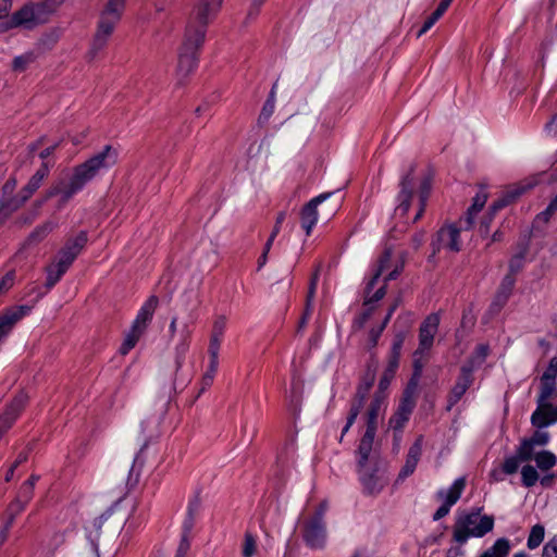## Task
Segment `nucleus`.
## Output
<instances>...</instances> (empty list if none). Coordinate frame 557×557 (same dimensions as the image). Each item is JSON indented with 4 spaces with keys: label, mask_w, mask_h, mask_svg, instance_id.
I'll use <instances>...</instances> for the list:
<instances>
[{
    "label": "nucleus",
    "mask_w": 557,
    "mask_h": 557,
    "mask_svg": "<svg viewBox=\"0 0 557 557\" xmlns=\"http://www.w3.org/2000/svg\"><path fill=\"white\" fill-rule=\"evenodd\" d=\"M117 159V149L111 145H106L101 151L75 165L67 180L62 178L52 184L46 190V199L60 196L58 208H62L75 194L81 191L86 184L91 182L102 169L115 165Z\"/></svg>",
    "instance_id": "obj_1"
},
{
    "label": "nucleus",
    "mask_w": 557,
    "mask_h": 557,
    "mask_svg": "<svg viewBox=\"0 0 557 557\" xmlns=\"http://www.w3.org/2000/svg\"><path fill=\"white\" fill-rule=\"evenodd\" d=\"M126 8V0H106L99 12L97 29L87 53L88 61H92L104 49L116 25L120 23Z\"/></svg>",
    "instance_id": "obj_2"
},
{
    "label": "nucleus",
    "mask_w": 557,
    "mask_h": 557,
    "mask_svg": "<svg viewBox=\"0 0 557 557\" xmlns=\"http://www.w3.org/2000/svg\"><path fill=\"white\" fill-rule=\"evenodd\" d=\"M205 42L203 32L201 28H190L185 32L183 42L178 49L176 75L178 84H184L196 69L199 51Z\"/></svg>",
    "instance_id": "obj_3"
},
{
    "label": "nucleus",
    "mask_w": 557,
    "mask_h": 557,
    "mask_svg": "<svg viewBox=\"0 0 557 557\" xmlns=\"http://www.w3.org/2000/svg\"><path fill=\"white\" fill-rule=\"evenodd\" d=\"M49 163L44 162L29 178L28 183L16 195H14L17 185L16 178L10 177L2 186L0 201L14 202L16 203V210H18L40 188L44 180L49 175Z\"/></svg>",
    "instance_id": "obj_4"
},
{
    "label": "nucleus",
    "mask_w": 557,
    "mask_h": 557,
    "mask_svg": "<svg viewBox=\"0 0 557 557\" xmlns=\"http://www.w3.org/2000/svg\"><path fill=\"white\" fill-rule=\"evenodd\" d=\"M494 528L492 516H482L480 510L460 515L454 525V540L463 544L471 536L482 537Z\"/></svg>",
    "instance_id": "obj_5"
},
{
    "label": "nucleus",
    "mask_w": 557,
    "mask_h": 557,
    "mask_svg": "<svg viewBox=\"0 0 557 557\" xmlns=\"http://www.w3.org/2000/svg\"><path fill=\"white\" fill-rule=\"evenodd\" d=\"M440 318L437 314L432 313L425 318L419 330V347L414 351V376L420 375L422 368L425 363L423 359L424 351L430 349L434 342V336L437 332Z\"/></svg>",
    "instance_id": "obj_6"
},
{
    "label": "nucleus",
    "mask_w": 557,
    "mask_h": 557,
    "mask_svg": "<svg viewBox=\"0 0 557 557\" xmlns=\"http://www.w3.org/2000/svg\"><path fill=\"white\" fill-rule=\"evenodd\" d=\"M392 256H393L392 249L391 248H386L383 251V253L381 255V257L379 258L377 269L375 270L372 278L367 284V287H366V293L367 294H369L371 292V289L376 284L377 278L381 276V274L385 270H388V269L393 268L392 271L384 278L385 283L388 282V281L396 280L397 276L400 274V272L404 270L405 262H406L405 255L401 253L399 256V259L396 261V263L394 265L392 264Z\"/></svg>",
    "instance_id": "obj_7"
},
{
    "label": "nucleus",
    "mask_w": 557,
    "mask_h": 557,
    "mask_svg": "<svg viewBox=\"0 0 557 557\" xmlns=\"http://www.w3.org/2000/svg\"><path fill=\"white\" fill-rule=\"evenodd\" d=\"M87 242V233L85 231H81L76 236L66 239L63 247L58 251L53 260L70 269L75 259L85 248Z\"/></svg>",
    "instance_id": "obj_8"
},
{
    "label": "nucleus",
    "mask_w": 557,
    "mask_h": 557,
    "mask_svg": "<svg viewBox=\"0 0 557 557\" xmlns=\"http://www.w3.org/2000/svg\"><path fill=\"white\" fill-rule=\"evenodd\" d=\"M414 170L416 165H410L408 172L401 177L399 183L400 190L397 196L398 206L395 209V214L401 218L407 215L414 196Z\"/></svg>",
    "instance_id": "obj_9"
},
{
    "label": "nucleus",
    "mask_w": 557,
    "mask_h": 557,
    "mask_svg": "<svg viewBox=\"0 0 557 557\" xmlns=\"http://www.w3.org/2000/svg\"><path fill=\"white\" fill-rule=\"evenodd\" d=\"M460 228L456 227L454 224L445 225L441 227L435 238L432 242L433 252L430 256V260L434 258L436 252L443 247L447 248L450 251L458 252L461 249L460 246Z\"/></svg>",
    "instance_id": "obj_10"
},
{
    "label": "nucleus",
    "mask_w": 557,
    "mask_h": 557,
    "mask_svg": "<svg viewBox=\"0 0 557 557\" xmlns=\"http://www.w3.org/2000/svg\"><path fill=\"white\" fill-rule=\"evenodd\" d=\"M218 8L208 0H197L193 10L191 18L187 24L186 30L190 28L199 29L203 32V39L206 38L207 25L209 24V17L218 12Z\"/></svg>",
    "instance_id": "obj_11"
},
{
    "label": "nucleus",
    "mask_w": 557,
    "mask_h": 557,
    "mask_svg": "<svg viewBox=\"0 0 557 557\" xmlns=\"http://www.w3.org/2000/svg\"><path fill=\"white\" fill-rule=\"evenodd\" d=\"M302 539L305 543L313 549L323 548L326 542L325 522H319L311 519L305 521Z\"/></svg>",
    "instance_id": "obj_12"
},
{
    "label": "nucleus",
    "mask_w": 557,
    "mask_h": 557,
    "mask_svg": "<svg viewBox=\"0 0 557 557\" xmlns=\"http://www.w3.org/2000/svg\"><path fill=\"white\" fill-rule=\"evenodd\" d=\"M30 306H14L0 313V341L5 337L14 325L26 314L29 313Z\"/></svg>",
    "instance_id": "obj_13"
},
{
    "label": "nucleus",
    "mask_w": 557,
    "mask_h": 557,
    "mask_svg": "<svg viewBox=\"0 0 557 557\" xmlns=\"http://www.w3.org/2000/svg\"><path fill=\"white\" fill-rule=\"evenodd\" d=\"M331 196L330 193L321 194L318 197L311 199L307 202L300 210V223L301 227L305 230L306 235L309 236L311 234L312 227L315 225L318 221V211L317 207L323 202L326 198Z\"/></svg>",
    "instance_id": "obj_14"
},
{
    "label": "nucleus",
    "mask_w": 557,
    "mask_h": 557,
    "mask_svg": "<svg viewBox=\"0 0 557 557\" xmlns=\"http://www.w3.org/2000/svg\"><path fill=\"white\" fill-rule=\"evenodd\" d=\"M374 382V374H371L359 387L357 391V394L355 396V399L352 401L347 423L345 428L343 429L342 436L346 434V432L350 429V426L355 423L358 414L360 413L361 408L363 407V401L366 399V396L368 392L370 391L372 384Z\"/></svg>",
    "instance_id": "obj_15"
},
{
    "label": "nucleus",
    "mask_w": 557,
    "mask_h": 557,
    "mask_svg": "<svg viewBox=\"0 0 557 557\" xmlns=\"http://www.w3.org/2000/svg\"><path fill=\"white\" fill-rule=\"evenodd\" d=\"M473 377H472V371L470 368L462 367L460 375L454 385V387L450 391L449 397H448V410L457 404L460 398L463 396L466 391L470 387L472 384Z\"/></svg>",
    "instance_id": "obj_16"
},
{
    "label": "nucleus",
    "mask_w": 557,
    "mask_h": 557,
    "mask_svg": "<svg viewBox=\"0 0 557 557\" xmlns=\"http://www.w3.org/2000/svg\"><path fill=\"white\" fill-rule=\"evenodd\" d=\"M421 454L422 436H419L408 450L406 462L398 474V480H404L405 478L411 475L414 472L416 467L420 460Z\"/></svg>",
    "instance_id": "obj_17"
},
{
    "label": "nucleus",
    "mask_w": 557,
    "mask_h": 557,
    "mask_svg": "<svg viewBox=\"0 0 557 557\" xmlns=\"http://www.w3.org/2000/svg\"><path fill=\"white\" fill-rule=\"evenodd\" d=\"M159 305V298L151 295L143 305L133 325L136 330L146 331L148 323L152 320L153 313Z\"/></svg>",
    "instance_id": "obj_18"
},
{
    "label": "nucleus",
    "mask_w": 557,
    "mask_h": 557,
    "mask_svg": "<svg viewBox=\"0 0 557 557\" xmlns=\"http://www.w3.org/2000/svg\"><path fill=\"white\" fill-rule=\"evenodd\" d=\"M555 422H557V408L552 404L537 406L531 416V423L537 429H543Z\"/></svg>",
    "instance_id": "obj_19"
},
{
    "label": "nucleus",
    "mask_w": 557,
    "mask_h": 557,
    "mask_svg": "<svg viewBox=\"0 0 557 557\" xmlns=\"http://www.w3.org/2000/svg\"><path fill=\"white\" fill-rule=\"evenodd\" d=\"M12 17L14 25H16L17 27L32 29L40 24L37 23V15L33 2L24 4L21 9H18L12 14Z\"/></svg>",
    "instance_id": "obj_20"
},
{
    "label": "nucleus",
    "mask_w": 557,
    "mask_h": 557,
    "mask_svg": "<svg viewBox=\"0 0 557 557\" xmlns=\"http://www.w3.org/2000/svg\"><path fill=\"white\" fill-rule=\"evenodd\" d=\"M360 479L369 494L380 492L384 486V480L377 474V469L366 465L363 471L359 468Z\"/></svg>",
    "instance_id": "obj_21"
},
{
    "label": "nucleus",
    "mask_w": 557,
    "mask_h": 557,
    "mask_svg": "<svg viewBox=\"0 0 557 557\" xmlns=\"http://www.w3.org/2000/svg\"><path fill=\"white\" fill-rule=\"evenodd\" d=\"M385 398L382 397V394H374L370 406L367 410V429L372 431L377 430V419L385 410Z\"/></svg>",
    "instance_id": "obj_22"
},
{
    "label": "nucleus",
    "mask_w": 557,
    "mask_h": 557,
    "mask_svg": "<svg viewBox=\"0 0 557 557\" xmlns=\"http://www.w3.org/2000/svg\"><path fill=\"white\" fill-rule=\"evenodd\" d=\"M375 434H376V432L372 431V429L366 430V432L360 441V444L358 447V455H359L358 467L361 469V471H363L364 466L368 465V462H369V458H370V454L372 451Z\"/></svg>",
    "instance_id": "obj_23"
},
{
    "label": "nucleus",
    "mask_w": 557,
    "mask_h": 557,
    "mask_svg": "<svg viewBox=\"0 0 557 557\" xmlns=\"http://www.w3.org/2000/svg\"><path fill=\"white\" fill-rule=\"evenodd\" d=\"M431 186H432L431 177L426 176L421 181L419 189H418V211H417L416 215L413 216L412 223H416L417 221H419L421 219V216L423 215L425 207H426V201L430 196Z\"/></svg>",
    "instance_id": "obj_24"
},
{
    "label": "nucleus",
    "mask_w": 557,
    "mask_h": 557,
    "mask_svg": "<svg viewBox=\"0 0 557 557\" xmlns=\"http://www.w3.org/2000/svg\"><path fill=\"white\" fill-rule=\"evenodd\" d=\"M63 0H44L40 2H33L37 23L44 24L48 21L49 16L57 10Z\"/></svg>",
    "instance_id": "obj_25"
},
{
    "label": "nucleus",
    "mask_w": 557,
    "mask_h": 557,
    "mask_svg": "<svg viewBox=\"0 0 557 557\" xmlns=\"http://www.w3.org/2000/svg\"><path fill=\"white\" fill-rule=\"evenodd\" d=\"M69 269L61 265L60 263L52 260L46 268V282L45 286L47 289H51L60 280L61 277L66 273Z\"/></svg>",
    "instance_id": "obj_26"
},
{
    "label": "nucleus",
    "mask_w": 557,
    "mask_h": 557,
    "mask_svg": "<svg viewBox=\"0 0 557 557\" xmlns=\"http://www.w3.org/2000/svg\"><path fill=\"white\" fill-rule=\"evenodd\" d=\"M465 486H466V479L459 478L454 482V484L451 485V487L448 490V492L446 494L443 491H441V492H438L437 496L440 498L444 497L445 503L449 506H453L460 498L461 493L465 490Z\"/></svg>",
    "instance_id": "obj_27"
},
{
    "label": "nucleus",
    "mask_w": 557,
    "mask_h": 557,
    "mask_svg": "<svg viewBox=\"0 0 557 557\" xmlns=\"http://www.w3.org/2000/svg\"><path fill=\"white\" fill-rule=\"evenodd\" d=\"M58 223L54 221H46L41 225L37 226L27 237L26 244L33 245L40 243L44 238H46L55 227Z\"/></svg>",
    "instance_id": "obj_28"
},
{
    "label": "nucleus",
    "mask_w": 557,
    "mask_h": 557,
    "mask_svg": "<svg viewBox=\"0 0 557 557\" xmlns=\"http://www.w3.org/2000/svg\"><path fill=\"white\" fill-rule=\"evenodd\" d=\"M416 388V383H412V387L409 385L403 396V399L397 408V412L405 414L406 417H410L414 406L416 400L413 398V389Z\"/></svg>",
    "instance_id": "obj_29"
},
{
    "label": "nucleus",
    "mask_w": 557,
    "mask_h": 557,
    "mask_svg": "<svg viewBox=\"0 0 557 557\" xmlns=\"http://www.w3.org/2000/svg\"><path fill=\"white\" fill-rule=\"evenodd\" d=\"M510 550V543L507 539H498L492 547L486 549L480 557H506Z\"/></svg>",
    "instance_id": "obj_30"
},
{
    "label": "nucleus",
    "mask_w": 557,
    "mask_h": 557,
    "mask_svg": "<svg viewBox=\"0 0 557 557\" xmlns=\"http://www.w3.org/2000/svg\"><path fill=\"white\" fill-rule=\"evenodd\" d=\"M191 331L189 330L187 324H184L180 332L181 342L176 346V369H180L183 363V357L188 348V339L190 337Z\"/></svg>",
    "instance_id": "obj_31"
},
{
    "label": "nucleus",
    "mask_w": 557,
    "mask_h": 557,
    "mask_svg": "<svg viewBox=\"0 0 557 557\" xmlns=\"http://www.w3.org/2000/svg\"><path fill=\"white\" fill-rule=\"evenodd\" d=\"M556 388V381L554 379H544L541 376V389L537 398V405H547L550 404L549 399L552 398Z\"/></svg>",
    "instance_id": "obj_32"
},
{
    "label": "nucleus",
    "mask_w": 557,
    "mask_h": 557,
    "mask_svg": "<svg viewBox=\"0 0 557 557\" xmlns=\"http://www.w3.org/2000/svg\"><path fill=\"white\" fill-rule=\"evenodd\" d=\"M320 269H321V265H318L315 271L313 272L311 278H310L304 315L310 317V313H311V310H312V301H313L314 294H315V290H317Z\"/></svg>",
    "instance_id": "obj_33"
},
{
    "label": "nucleus",
    "mask_w": 557,
    "mask_h": 557,
    "mask_svg": "<svg viewBox=\"0 0 557 557\" xmlns=\"http://www.w3.org/2000/svg\"><path fill=\"white\" fill-rule=\"evenodd\" d=\"M534 460L536 462V466L542 471L550 470L553 467H555V465L557 462L556 456L552 451H548V450H542V451L537 453L534 456Z\"/></svg>",
    "instance_id": "obj_34"
},
{
    "label": "nucleus",
    "mask_w": 557,
    "mask_h": 557,
    "mask_svg": "<svg viewBox=\"0 0 557 557\" xmlns=\"http://www.w3.org/2000/svg\"><path fill=\"white\" fill-rule=\"evenodd\" d=\"M144 333L145 332L136 330L134 326H132L120 347V354L123 356L128 354V351L135 347Z\"/></svg>",
    "instance_id": "obj_35"
},
{
    "label": "nucleus",
    "mask_w": 557,
    "mask_h": 557,
    "mask_svg": "<svg viewBox=\"0 0 557 557\" xmlns=\"http://www.w3.org/2000/svg\"><path fill=\"white\" fill-rule=\"evenodd\" d=\"M48 199H46V194H45L42 199L36 200L34 202V205H33L34 209L32 212L22 214L21 216H18V219L16 220V224H18L20 226H25V225L32 224L35 221V219L37 218V215L39 213V209L42 207V205Z\"/></svg>",
    "instance_id": "obj_36"
},
{
    "label": "nucleus",
    "mask_w": 557,
    "mask_h": 557,
    "mask_svg": "<svg viewBox=\"0 0 557 557\" xmlns=\"http://www.w3.org/2000/svg\"><path fill=\"white\" fill-rule=\"evenodd\" d=\"M533 450V444L528 438H522L516 450V456H518L522 462H527L534 458Z\"/></svg>",
    "instance_id": "obj_37"
},
{
    "label": "nucleus",
    "mask_w": 557,
    "mask_h": 557,
    "mask_svg": "<svg viewBox=\"0 0 557 557\" xmlns=\"http://www.w3.org/2000/svg\"><path fill=\"white\" fill-rule=\"evenodd\" d=\"M521 480H522V484L525 487H531V486L535 485V483L539 480V473H537L536 469L531 465L524 466L521 469Z\"/></svg>",
    "instance_id": "obj_38"
},
{
    "label": "nucleus",
    "mask_w": 557,
    "mask_h": 557,
    "mask_svg": "<svg viewBox=\"0 0 557 557\" xmlns=\"http://www.w3.org/2000/svg\"><path fill=\"white\" fill-rule=\"evenodd\" d=\"M544 527L541 524H535L530 532V535L528 537V547L530 549H534L540 546V544L544 540Z\"/></svg>",
    "instance_id": "obj_39"
},
{
    "label": "nucleus",
    "mask_w": 557,
    "mask_h": 557,
    "mask_svg": "<svg viewBox=\"0 0 557 557\" xmlns=\"http://www.w3.org/2000/svg\"><path fill=\"white\" fill-rule=\"evenodd\" d=\"M35 57L33 53H25L23 55L15 57L12 62V69L15 72H23L27 69V66L33 63Z\"/></svg>",
    "instance_id": "obj_40"
},
{
    "label": "nucleus",
    "mask_w": 557,
    "mask_h": 557,
    "mask_svg": "<svg viewBox=\"0 0 557 557\" xmlns=\"http://www.w3.org/2000/svg\"><path fill=\"white\" fill-rule=\"evenodd\" d=\"M257 552V542L250 532H246L243 544V557H252Z\"/></svg>",
    "instance_id": "obj_41"
},
{
    "label": "nucleus",
    "mask_w": 557,
    "mask_h": 557,
    "mask_svg": "<svg viewBox=\"0 0 557 557\" xmlns=\"http://www.w3.org/2000/svg\"><path fill=\"white\" fill-rule=\"evenodd\" d=\"M367 308L354 320L352 329L360 330L364 326V324L369 321V319L373 314L374 307L366 306Z\"/></svg>",
    "instance_id": "obj_42"
},
{
    "label": "nucleus",
    "mask_w": 557,
    "mask_h": 557,
    "mask_svg": "<svg viewBox=\"0 0 557 557\" xmlns=\"http://www.w3.org/2000/svg\"><path fill=\"white\" fill-rule=\"evenodd\" d=\"M395 373L392 370H385L377 386V391L374 394H382L383 398H386V391L393 380Z\"/></svg>",
    "instance_id": "obj_43"
},
{
    "label": "nucleus",
    "mask_w": 557,
    "mask_h": 557,
    "mask_svg": "<svg viewBox=\"0 0 557 557\" xmlns=\"http://www.w3.org/2000/svg\"><path fill=\"white\" fill-rule=\"evenodd\" d=\"M509 297L510 296H508V295L497 290V293H496V295L494 297V300L491 304L490 312L492 314H497L503 309V307L506 305V302L508 301Z\"/></svg>",
    "instance_id": "obj_44"
},
{
    "label": "nucleus",
    "mask_w": 557,
    "mask_h": 557,
    "mask_svg": "<svg viewBox=\"0 0 557 557\" xmlns=\"http://www.w3.org/2000/svg\"><path fill=\"white\" fill-rule=\"evenodd\" d=\"M276 83L273 85L268 100L265 101L260 117L268 119L274 110Z\"/></svg>",
    "instance_id": "obj_45"
},
{
    "label": "nucleus",
    "mask_w": 557,
    "mask_h": 557,
    "mask_svg": "<svg viewBox=\"0 0 557 557\" xmlns=\"http://www.w3.org/2000/svg\"><path fill=\"white\" fill-rule=\"evenodd\" d=\"M522 461L518 458V456H511L505 459L503 463V471L506 474H513L518 471L519 466Z\"/></svg>",
    "instance_id": "obj_46"
},
{
    "label": "nucleus",
    "mask_w": 557,
    "mask_h": 557,
    "mask_svg": "<svg viewBox=\"0 0 557 557\" xmlns=\"http://www.w3.org/2000/svg\"><path fill=\"white\" fill-rule=\"evenodd\" d=\"M531 184H524V185H517L509 190L506 191V197L510 199V203L513 202L516 199H518L522 194H524L527 190L531 189Z\"/></svg>",
    "instance_id": "obj_47"
},
{
    "label": "nucleus",
    "mask_w": 557,
    "mask_h": 557,
    "mask_svg": "<svg viewBox=\"0 0 557 557\" xmlns=\"http://www.w3.org/2000/svg\"><path fill=\"white\" fill-rule=\"evenodd\" d=\"M226 327V318L219 315L214 319L211 335L223 337Z\"/></svg>",
    "instance_id": "obj_48"
},
{
    "label": "nucleus",
    "mask_w": 557,
    "mask_h": 557,
    "mask_svg": "<svg viewBox=\"0 0 557 557\" xmlns=\"http://www.w3.org/2000/svg\"><path fill=\"white\" fill-rule=\"evenodd\" d=\"M516 277L512 274H507L502 281L498 292L504 293L508 296L511 295L515 286Z\"/></svg>",
    "instance_id": "obj_49"
},
{
    "label": "nucleus",
    "mask_w": 557,
    "mask_h": 557,
    "mask_svg": "<svg viewBox=\"0 0 557 557\" xmlns=\"http://www.w3.org/2000/svg\"><path fill=\"white\" fill-rule=\"evenodd\" d=\"M408 417L399 412H395L389 419V426L394 430L400 431L405 423L408 421Z\"/></svg>",
    "instance_id": "obj_50"
},
{
    "label": "nucleus",
    "mask_w": 557,
    "mask_h": 557,
    "mask_svg": "<svg viewBox=\"0 0 557 557\" xmlns=\"http://www.w3.org/2000/svg\"><path fill=\"white\" fill-rule=\"evenodd\" d=\"M34 487L32 486V482H25L17 494L16 497L21 498L26 504L33 498Z\"/></svg>",
    "instance_id": "obj_51"
},
{
    "label": "nucleus",
    "mask_w": 557,
    "mask_h": 557,
    "mask_svg": "<svg viewBox=\"0 0 557 557\" xmlns=\"http://www.w3.org/2000/svg\"><path fill=\"white\" fill-rule=\"evenodd\" d=\"M542 557H557V536H554L544 545Z\"/></svg>",
    "instance_id": "obj_52"
},
{
    "label": "nucleus",
    "mask_w": 557,
    "mask_h": 557,
    "mask_svg": "<svg viewBox=\"0 0 557 557\" xmlns=\"http://www.w3.org/2000/svg\"><path fill=\"white\" fill-rule=\"evenodd\" d=\"M26 503L21 498L15 497V499L9 505L7 513L16 517L25 509Z\"/></svg>",
    "instance_id": "obj_53"
},
{
    "label": "nucleus",
    "mask_w": 557,
    "mask_h": 557,
    "mask_svg": "<svg viewBox=\"0 0 557 557\" xmlns=\"http://www.w3.org/2000/svg\"><path fill=\"white\" fill-rule=\"evenodd\" d=\"M523 253L516 255L509 261V273L513 276L522 269L523 265Z\"/></svg>",
    "instance_id": "obj_54"
},
{
    "label": "nucleus",
    "mask_w": 557,
    "mask_h": 557,
    "mask_svg": "<svg viewBox=\"0 0 557 557\" xmlns=\"http://www.w3.org/2000/svg\"><path fill=\"white\" fill-rule=\"evenodd\" d=\"M405 337H406V333L405 332L396 333V335L394 337V341H393V346H392L391 354H393L396 357L400 356V350H401L403 344L405 342Z\"/></svg>",
    "instance_id": "obj_55"
},
{
    "label": "nucleus",
    "mask_w": 557,
    "mask_h": 557,
    "mask_svg": "<svg viewBox=\"0 0 557 557\" xmlns=\"http://www.w3.org/2000/svg\"><path fill=\"white\" fill-rule=\"evenodd\" d=\"M443 15L440 14L436 10L425 20L422 28L418 33V37L422 36L424 33H426L435 23L437 20H440Z\"/></svg>",
    "instance_id": "obj_56"
},
{
    "label": "nucleus",
    "mask_w": 557,
    "mask_h": 557,
    "mask_svg": "<svg viewBox=\"0 0 557 557\" xmlns=\"http://www.w3.org/2000/svg\"><path fill=\"white\" fill-rule=\"evenodd\" d=\"M528 440L533 444V446H544L548 443L549 434L547 432L536 431L532 437Z\"/></svg>",
    "instance_id": "obj_57"
},
{
    "label": "nucleus",
    "mask_w": 557,
    "mask_h": 557,
    "mask_svg": "<svg viewBox=\"0 0 557 557\" xmlns=\"http://www.w3.org/2000/svg\"><path fill=\"white\" fill-rule=\"evenodd\" d=\"M15 280V271H9L0 281V293L10 289Z\"/></svg>",
    "instance_id": "obj_58"
},
{
    "label": "nucleus",
    "mask_w": 557,
    "mask_h": 557,
    "mask_svg": "<svg viewBox=\"0 0 557 557\" xmlns=\"http://www.w3.org/2000/svg\"><path fill=\"white\" fill-rule=\"evenodd\" d=\"M222 337L210 335V342L208 347L209 355L219 356Z\"/></svg>",
    "instance_id": "obj_59"
},
{
    "label": "nucleus",
    "mask_w": 557,
    "mask_h": 557,
    "mask_svg": "<svg viewBox=\"0 0 557 557\" xmlns=\"http://www.w3.org/2000/svg\"><path fill=\"white\" fill-rule=\"evenodd\" d=\"M382 327H372L369 332V338H368V347L371 349V348H374L377 344V341L382 334Z\"/></svg>",
    "instance_id": "obj_60"
},
{
    "label": "nucleus",
    "mask_w": 557,
    "mask_h": 557,
    "mask_svg": "<svg viewBox=\"0 0 557 557\" xmlns=\"http://www.w3.org/2000/svg\"><path fill=\"white\" fill-rule=\"evenodd\" d=\"M544 379L548 380V379H556L557 376V357H553L550 360H549V364H548V368L547 370L543 373Z\"/></svg>",
    "instance_id": "obj_61"
},
{
    "label": "nucleus",
    "mask_w": 557,
    "mask_h": 557,
    "mask_svg": "<svg viewBox=\"0 0 557 557\" xmlns=\"http://www.w3.org/2000/svg\"><path fill=\"white\" fill-rule=\"evenodd\" d=\"M486 195L485 194H479L476 195L474 198H473V203L472 206L469 208V210L478 213L479 211H481V209L484 207L485 202H486Z\"/></svg>",
    "instance_id": "obj_62"
},
{
    "label": "nucleus",
    "mask_w": 557,
    "mask_h": 557,
    "mask_svg": "<svg viewBox=\"0 0 557 557\" xmlns=\"http://www.w3.org/2000/svg\"><path fill=\"white\" fill-rule=\"evenodd\" d=\"M27 455L26 454H20L15 462L10 467L5 474V481L9 482L12 480L15 469L24 461H26Z\"/></svg>",
    "instance_id": "obj_63"
},
{
    "label": "nucleus",
    "mask_w": 557,
    "mask_h": 557,
    "mask_svg": "<svg viewBox=\"0 0 557 557\" xmlns=\"http://www.w3.org/2000/svg\"><path fill=\"white\" fill-rule=\"evenodd\" d=\"M557 211V195L555 196V198L550 201V203L548 205V207L546 208V210L544 212H542L541 215L544 216L545 221H548L549 218Z\"/></svg>",
    "instance_id": "obj_64"
}]
</instances>
